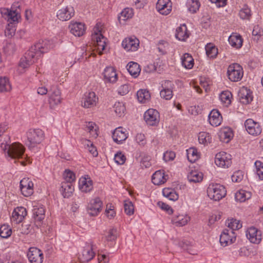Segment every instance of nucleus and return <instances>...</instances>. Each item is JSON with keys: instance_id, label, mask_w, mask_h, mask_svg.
<instances>
[{"instance_id": "51", "label": "nucleus", "mask_w": 263, "mask_h": 263, "mask_svg": "<svg viewBox=\"0 0 263 263\" xmlns=\"http://www.w3.org/2000/svg\"><path fill=\"white\" fill-rule=\"evenodd\" d=\"M86 130L89 132L92 136L96 137L98 136L96 124L93 122H86L85 125Z\"/></svg>"}, {"instance_id": "62", "label": "nucleus", "mask_w": 263, "mask_h": 263, "mask_svg": "<svg viewBox=\"0 0 263 263\" xmlns=\"http://www.w3.org/2000/svg\"><path fill=\"white\" fill-rule=\"evenodd\" d=\"M161 97L165 100H170L173 96V90H161L160 92Z\"/></svg>"}, {"instance_id": "5", "label": "nucleus", "mask_w": 263, "mask_h": 263, "mask_svg": "<svg viewBox=\"0 0 263 263\" xmlns=\"http://www.w3.org/2000/svg\"><path fill=\"white\" fill-rule=\"evenodd\" d=\"M106 40V39L101 33V30H100L97 24L93 29V33L92 34V41L97 51L99 54H102V51L105 49Z\"/></svg>"}, {"instance_id": "1", "label": "nucleus", "mask_w": 263, "mask_h": 263, "mask_svg": "<svg viewBox=\"0 0 263 263\" xmlns=\"http://www.w3.org/2000/svg\"><path fill=\"white\" fill-rule=\"evenodd\" d=\"M52 46L48 40H40L32 46L21 58L19 62L17 71L23 73L30 65L35 62L43 53L47 52Z\"/></svg>"}, {"instance_id": "13", "label": "nucleus", "mask_w": 263, "mask_h": 263, "mask_svg": "<svg viewBox=\"0 0 263 263\" xmlns=\"http://www.w3.org/2000/svg\"><path fill=\"white\" fill-rule=\"evenodd\" d=\"M144 119L150 126H156L159 122V114L155 109H149L144 114Z\"/></svg>"}, {"instance_id": "22", "label": "nucleus", "mask_w": 263, "mask_h": 263, "mask_svg": "<svg viewBox=\"0 0 263 263\" xmlns=\"http://www.w3.org/2000/svg\"><path fill=\"white\" fill-rule=\"evenodd\" d=\"M126 130L122 127H119L112 133L113 140L117 144H121L128 137Z\"/></svg>"}, {"instance_id": "21", "label": "nucleus", "mask_w": 263, "mask_h": 263, "mask_svg": "<svg viewBox=\"0 0 263 263\" xmlns=\"http://www.w3.org/2000/svg\"><path fill=\"white\" fill-rule=\"evenodd\" d=\"M50 91L49 103L50 106L54 107L61 103V91L56 86H52Z\"/></svg>"}, {"instance_id": "16", "label": "nucleus", "mask_w": 263, "mask_h": 263, "mask_svg": "<svg viewBox=\"0 0 263 263\" xmlns=\"http://www.w3.org/2000/svg\"><path fill=\"white\" fill-rule=\"evenodd\" d=\"M33 217L37 226H40L45 218V210L43 205L37 204L33 206Z\"/></svg>"}, {"instance_id": "33", "label": "nucleus", "mask_w": 263, "mask_h": 263, "mask_svg": "<svg viewBox=\"0 0 263 263\" xmlns=\"http://www.w3.org/2000/svg\"><path fill=\"white\" fill-rule=\"evenodd\" d=\"M233 137V132L232 129L229 127L223 128L219 134L220 140L225 143H228L232 139Z\"/></svg>"}, {"instance_id": "3", "label": "nucleus", "mask_w": 263, "mask_h": 263, "mask_svg": "<svg viewBox=\"0 0 263 263\" xmlns=\"http://www.w3.org/2000/svg\"><path fill=\"white\" fill-rule=\"evenodd\" d=\"M26 145L31 149L42 142L44 133L40 129H31L26 133Z\"/></svg>"}, {"instance_id": "44", "label": "nucleus", "mask_w": 263, "mask_h": 263, "mask_svg": "<svg viewBox=\"0 0 263 263\" xmlns=\"http://www.w3.org/2000/svg\"><path fill=\"white\" fill-rule=\"evenodd\" d=\"M219 98L221 101L224 103L226 106H228L231 103L232 95L229 91H224L221 93Z\"/></svg>"}, {"instance_id": "11", "label": "nucleus", "mask_w": 263, "mask_h": 263, "mask_svg": "<svg viewBox=\"0 0 263 263\" xmlns=\"http://www.w3.org/2000/svg\"><path fill=\"white\" fill-rule=\"evenodd\" d=\"M236 237L233 230L224 229L220 236L219 241L222 246L226 247L234 242Z\"/></svg>"}, {"instance_id": "7", "label": "nucleus", "mask_w": 263, "mask_h": 263, "mask_svg": "<svg viewBox=\"0 0 263 263\" xmlns=\"http://www.w3.org/2000/svg\"><path fill=\"white\" fill-rule=\"evenodd\" d=\"M227 74L231 81L238 82L241 80L243 77V69L239 64L234 63L228 67Z\"/></svg>"}, {"instance_id": "37", "label": "nucleus", "mask_w": 263, "mask_h": 263, "mask_svg": "<svg viewBox=\"0 0 263 263\" xmlns=\"http://www.w3.org/2000/svg\"><path fill=\"white\" fill-rule=\"evenodd\" d=\"M230 44L236 48H239L242 45V39L240 35L232 34L229 37Z\"/></svg>"}, {"instance_id": "64", "label": "nucleus", "mask_w": 263, "mask_h": 263, "mask_svg": "<svg viewBox=\"0 0 263 263\" xmlns=\"http://www.w3.org/2000/svg\"><path fill=\"white\" fill-rule=\"evenodd\" d=\"M105 214L109 219H111L115 217L116 212L114 211V206L111 204L107 205L106 209L105 210Z\"/></svg>"}, {"instance_id": "2", "label": "nucleus", "mask_w": 263, "mask_h": 263, "mask_svg": "<svg viewBox=\"0 0 263 263\" xmlns=\"http://www.w3.org/2000/svg\"><path fill=\"white\" fill-rule=\"evenodd\" d=\"M1 147L8 156L12 159L22 158L25 152V148L20 143L2 144Z\"/></svg>"}, {"instance_id": "28", "label": "nucleus", "mask_w": 263, "mask_h": 263, "mask_svg": "<svg viewBox=\"0 0 263 263\" xmlns=\"http://www.w3.org/2000/svg\"><path fill=\"white\" fill-rule=\"evenodd\" d=\"M103 75L106 82L115 83L117 80V74L112 67H107L104 69Z\"/></svg>"}, {"instance_id": "57", "label": "nucleus", "mask_w": 263, "mask_h": 263, "mask_svg": "<svg viewBox=\"0 0 263 263\" xmlns=\"http://www.w3.org/2000/svg\"><path fill=\"white\" fill-rule=\"evenodd\" d=\"M256 172L260 180H263V163L260 161L255 162Z\"/></svg>"}, {"instance_id": "42", "label": "nucleus", "mask_w": 263, "mask_h": 263, "mask_svg": "<svg viewBox=\"0 0 263 263\" xmlns=\"http://www.w3.org/2000/svg\"><path fill=\"white\" fill-rule=\"evenodd\" d=\"M11 89L9 81L6 77H0V92L9 91Z\"/></svg>"}, {"instance_id": "26", "label": "nucleus", "mask_w": 263, "mask_h": 263, "mask_svg": "<svg viewBox=\"0 0 263 263\" xmlns=\"http://www.w3.org/2000/svg\"><path fill=\"white\" fill-rule=\"evenodd\" d=\"M70 32L76 36H81L85 32V25L84 24L78 22H71L69 25Z\"/></svg>"}, {"instance_id": "15", "label": "nucleus", "mask_w": 263, "mask_h": 263, "mask_svg": "<svg viewBox=\"0 0 263 263\" xmlns=\"http://www.w3.org/2000/svg\"><path fill=\"white\" fill-rule=\"evenodd\" d=\"M74 14L73 8L71 6H67L59 10L57 13V17L62 21L70 20Z\"/></svg>"}, {"instance_id": "27", "label": "nucleus", "mask_w": 263, "mask_h": 263, "mask_svg": "<svg viewBox=\"0 0 263 263\" xmlns=\"http://www.w3.org/2000/svg\"><path fill=\"white\" fill-rule=\"evenodd\" d=\"M79 189L83 192H89L93 189L92 181L89 177H81L79 180Z\"/></svg>"}, {"instance_id": "39", "label": "nucleus", "mask_w": 263, "mask_h": 263, "mask_svg": "<svg viewBox=\"0 0 263 263\" xmlns=\"http://www.w3.org/2000/svg\"><path fill=\"white\" fill-rule=\"evenodd\" d=\"M181 59L182 65L185 68L191 69L193 67L194 64V59L189 53H184Z\"/></svg>"}, {"instance_id": "54", "label": "nucleus", "mask_w": 263, "mask_h": 263, "mask_svg": "<svg viewBox=\"0 0 263 263\" xmlns=\"http://www.w3.org/2000/svg\"><path fill=\"white\" fill-rule=\"evenodd\" d=\"M114 111L117 115L122 116L125 111V107L124 104L121 102H116L114 106Z\"/></svg>"}, {"instance_id": "25", "label": "nucleus", "mask_w": 263, "mask_h": 263, "mask_svg": "<svg viewBox=\"0 0 263 263\" xmlns=\"http://www.w3.org/2000/svg\"><path fill=\"white\" fill-rule=\"evenodd\" d=\"M238 96L240 102L244 104H248L253 100L252 92L245 87L240 89Z\"/></svg>"}, {"instance_id": "19", "label": "nucleus", "mask_w": 263, "mask_h": 263, "mask_svg": "<svg viewBox=\"0 0 263 263\" xmlns=\"http://www.w3.org/2000/svg\"><path fill=\"white\" fill-rule=\"evenodd\" d=\"M102 206V202L99 198H96L91 200L89 204L87 211L91 216H96L101 211Z\"/></svg>"}, {"instance_id": "53", "label": "nucleus", "mask_w": 263, "mask_h": 263, "mask_svg": "<svg viewBox=\"0 0 263 263\" xmlns=\"http://www.w3.org/2000/svg\"><path fill=\"white\" fill-rule=\"evenodd\" d=\"M12 21H10L5 30V33L6 36L9 38L11 37L15 34V28Z\"/></svg>"}, {"instance_id": "60", "label": "nucleus", "mask_w": 263, "mask_h": 263, "mask_svg": "<svg viewBox=\"0 0 263 263\" xmlns=\"http://www.w3.org/2000/svg\"><path fill=\"white\" fill-rule=\"evenodd\" d=\"M114 160L118 164H123L125 162L126 157L121 152H118L115 155Z\"/></svg>"}, {"instance_id": "17", "label": "nucleus", "mask_w": 263, "mask_h": 263, "mask_svg": "<svg viewBox=\"0 0 263 263\" xmlns=\"http://www.w3.org/2000/svg\"><path fill=\"white\" fill-rule=\"evenodd\" d=\"M27 256L31 263H42L43 262V254L41 251L36 248H30Z\"/></svg>"}, {"instance_id": "45", "label": "nucleus", "mask_w": 263, "mask_h": 263, "mask_svg": "<svg viewBox=\"0 0 263 263\" xmlns=\"http://www.w3.org/2000/svg\"><path fill=\"white\" fill-rule=\"evenodd\" d=\"M206 53L210 58H215L218 54V49L212 44H208L205 46Z\"/></svg>"}, {"instance_id": "35", "label": "nucleus", "mask_w": 263, "mask_h": 263, "mask_svg": "<svg viewBox=\"0 0 263 263\" xmlns=\"http://www.w3.org/2000/svg\"><path fill=\"white\" fill-rule=\"evenodd\" d=\"M202 179V174L196 170H192L187 175V179L190 182H200Z\"/></svg>"}, {"instance_id": "29", "label": "nucleus", "mask_w": 263, "mask_h": 263, "mask_svg": "<svg viewBox=\"0 0 263 263\" xmlns=\"http://www.w3.org/2000/svg\"><path fill=\"white\" fill-rule=\"evenodd\" d=\"M222 117L218 110H212L209 115V121L210 124L213 126H219L222 121Z\"/></svg>"}, {"instance_id": "8", "label": "nucleus", "mask_w": 263, "mask_h": 263, "mask_svg": "<svg viewBox=\"0 0 263 263\" xmlns=\"http://www.w3.org/2000/svg\"><path fill=\"white\" fill-rule=\"evenodd\" d=\"M231 156L224 152L217 153L215 158V163L219 167L228 168L231 163Z\"/></svg>"}, {"instance_id": "38", "label": "nucleus", "mask_w": 263, "mask_h": 263, "mask_svg": "<svg viewBox=\"0 0 263 263\" xmlns=\"http://www.w3.org/2000/svg\"><path fill=\"white\" fill-rule=\"evenodd\" d=\"M138 101L142 103H145L149 101L151 95L149 91L146 89H140L137 92Z\"/></svg>"}, {"instance_id": "56", "label": "nucleus", "mask_w": 263, "mask_h": 263, "mask_svg": "<svg viewBox=\"0 0 263 263\" xmlns=\"http://www.w3.org/2000/svg\"><path fill=\"white\" fill-rule=\"evenodd\" d=\"M168 45V43L162 40L159 42L157 44V48L161 54L163 55L166 53Z\"/></svg>"}, {"instance_id": "41", "label": "nucleus", "mask_w": 263, "mask_h": 263, "mask_svg": "<svg viewBox=\"0 0 263 263\" xmlns=\"http://www.w3.org/2000/svg\"><path fill=\"white\" fill-rule=\"evenodd\" d=\"M226 224L228 227L229 228V230H233V232L242 227V224L240 220L234 218L228 219L226 222Z\"/></svg>"}, {"instance_id": "47", "label": "nucleus", "mask_w": 263, "mask_h": 263, "mask_svg": "<svg viewBox=\"0 0 263 263\" xmlns=\"http://www.w3.org/2000/svg\"><path fill=\"white\" fill-rule=\"evenodd\" d=\"M200 6V4L198 0H189L187 2L188 10L192 13H196Z\"/></svg>"}, {"instance_id": "4", "label": "nucleus", "mask_w": 263, "mask_h": 263, "mask_svg": "<svg viewBox=\"0 0 263 263\" xmlns=\"http://www.w3.org/2000/svg\"><path fill=\"white\" fill-rule=\"evenodd\" d=\"M225 187L219 184H210L207 189L208 197L213 200L219 201L226 195Z\"/></svg>"}, {"instance_id": "34", "label": "nucleus", "mask_w": 263, "mask_h": 263, "mask_svg": "<svg viewBox=\"0 0 263 263\" xmlns=\"http://www.w3.org/2000/svg\"><path fill=\"white\" fill-rule=\"evenodd\" d=\"M190 220V217L187 215H179L172 219V222L176 226L182 227L185 226Z\"/></svg>"}, {"instance_id": "50", "label": "nucleus", "mask_w": 263, "mask_h": 263, "mask_svg": "<svg viewBox=\"0 0 263 263\" xmlns=\"http://www.w3.org/2000/svg\"><path fill=\"white\" fill-rule=\"evenodd\" d=\"M163 195L170 200L176 201L178 199V195L170 189H164L163 190Z\"/></svg>"}, {"instance_id": "36", "label": "nucleus", "mask_w": 263, "mask_h": 263, "mask_svg": "<svg viewBox=\"0 0 263 263\" xmlns=\"http://www.w3.org/2000/svg\"><path fill=\"white\" fill-rule=\"evenodd\" d=\"M127 69L129 73L135 78L137 77L141 71L140 65L134 62L128 63L127 65Z\"/></svg>"}, {"instance_id": "61", "label": "nucleus", "mask_w": 263, "mask_h": 263, "mask_svg": "<svg viewBox=\"0 0 263 263\" xmlns=\"http://www.w3.org/2000/svg\"><path fill=\"white\" fill-rule=\"evenodd\" d=\"M107 241L115 240L117 237V230L116 229H111L106 236Z\"/></svg>"}, {"instance_id": "48", "label": "nucleus", "mask_w": 263, "mask_h": 263, "mask_svg": "<svg viewBox=\"0 0 263 263\" xmlns=\"http://www.w3.org/2000/svg\"><path fill=\"white\" fill-rule=\"evenodd\" d=\"M187 157L191 162H195L199 158L197 150L195 148H190L187 150Z\"/></svg>"}, {"instance_id": "59", "label": "nucleus", "mask_w": 263, "mask_h": 263, "mask_svg": "<svg viewBox=\"0 0 263 263\" xmlns=\"http://www.w3.org/2000/svg\"><path fill=\"white\" fill-rule=\"evenodd\" d=\"M231 178L233 182H240L243 178V172L241 171H236L234 173Z\"/></svg>"}, {"instance_id": "18", "label": "nucleus", "mask_w": 263, "mask_h": 263, "mask_svg": "<svg viewBox=\"0 0 263 263\" xmlns=\"http://www.w3.org/2000/svg\"><path fill=\"white\" fill-rule=\"evenodd\" d=\"M246 236L251 242L258 244L261 240L260 231L255 227L249 228L246 232Z\"/></svg>"}, {"instance_id": "9", "label": "nucleus", "mask_w": 263, "mask_h": 263, "mask_svg": "<svg viewBox=\"0 0 263 263\" xmlns=\"http://www.w3.org/2000/svg\"><path fill=\"white\" fill-rule=\"evenodd\" d=\"M95 246L91 243H87L84 247L80 259L82 262H88L94 257L95 255Z\"/></svg>"}, {"instance_id": "20", "label": "nucleus", "mask_w": 263, "mask_h": 263, "mask_svg": "<svg viewBox=\"0 0 263 263\" xmlns=\"http://www.w3.org/2000/svg\"><path fill=\"white\" fill-rule=\"evenodd\" d=\"M172 2L170 0H158L156 4V9L161 14L167 15L172 10Z\"/></svg>"}, {"instance_id": "49", "label": "nucleus", "mask_w": 263, "mask_h": 263, "mask_svg": "<svg viewBox=\"0 0 263 263\" xmlns=\"http://www.w3.org/2000/svg\"><path fill=\"white\" fill-rule=\"evenodd\" d=\"M12 233L11 229L7 224L2 225L0 227V236L3 238L10 237Z\"/></svg>"}, {"instance_id": "6", "label": "nucleus", "mask_w": 263, "mask_h": 263, "mask_svg": "<svg viewBox=\"0 0 263 263\" xmlns=\"http://www.w3.org/2000/svg\"><path fill=\"white\" fill-rule=\"evenodd\" d=\"M19 7L17 3L14 4L10 9L6 8H0V12L2 16L7 19L8 22H17L20 17Z\"/></svg>"}, {"instance_id": "30", "label": "nucleus", "mask_w": 263, "mask_h": 263, "mask_svg": "<svg viewBox=\"0 0 263 263\" xmlns=\"http://www.w3.org/2000/svg\"><path fill=\"white\" fill-rule=\"evenodd\" d=\"M168 177L165 175L163 171H157L152 176V181L154 184L160 185L165 183Z\"/></svg>"}, {"instance_id": "31", "label": "nucleus", "mask_w": 263, "mask_h": 263, "mask_svg": "<svg viewBox=\"0 0 263 263\" xmlns=\"http://www.w3.org/2000/svg\"><path fill=\"white\" fill-rule=\"evenodd\" d=\"M189 36L187 27L185 24L181 25L176 29V37L180 41H185Z\"/></svg>"}, {"instance_id": "46", "label": "nucleus", "mask_w": 263, "mask_h": 263, "mask_svg": "<svg viewBox=\"0 0 263 263\" xmlns=\"http://www.w3.org/2000/svg\"><path fill=\"white\" fill-rule=\"evenodd\" d=\"M198 140L200 143L205 145L212 142V137L208 133L200 132L199 134Z\"/></svg>"}, {"instance_id": "58", "label": "nucleus", "mask_w": 263, "mask_h": 263, "mask_svg": "<svg viewBox=\"0 0 263 263\" xmlns=\"http://www.w3.org/2000/svg\"><path fill=\"white\" fill-rule=\"evenodd\" d=\"M124 211L127 215H131L134 214V205L131 201H127L124 203Z\"/></svg>"}, {"instance_id": "32", "label": "nucleus", "mask_w": 263, "mask_h": 263, "mask_svg": "<svg viewBox=\"0 0 263 263\" xmlns=\"http://www.w3.org/2000/svg\"><path fill=\"white\" fill-rule=\"evenodd\" d=\"M61 191L64 198H68L71 196L74 191V186L70 182H62Z\"/></svg>"}, {"instance_id": "63", "label": "nucleus", "mask_w": 263, "mask_h": 263, "mask_svg": "<svg viewBox=\"0 0 263 263\" xmlns=\"http://www.w3.org/2000/svg\"><path fill=\"white\" fill-rule=\"evenodd\" d=\"M162 89L161 90H173L174 84L170 80H163L161 83Z\"/></svg>"}, {"instance_id": "43", "label": "nucleus", "mask_w": 263, "mask_h": 263, "mask_svg": "<svg viewBox=\"0 0 263 263\" xmlns=\"http://www.w3.org/2000/svg\"><path fill=\"white\" fill-rule=\"evenodd\" d=\"M133 14L134 12L132 9L126 8L120 13V15L118 16V19L120 22H121V20L125 21L130 18H132Z\"/></svg>"}, {"instance_id": "52", "label": "nucleus", "mask_w": 263, "mask_h": 263, "mask_svg": "<svg viewBox=\"0 0 263 263\" xmlns=\"http://www.w3.org/2000/svg\"><path fill=\"white\" fill-rule=\"evenodd\" d=\"M239 15L241 18L249 20L251 16V10L247 5H244L243 7L240 10Z\"/></svg>"}, {"instance_id": "24", "label": "nucleus", "mask_w": 263, "mask_h": 263, "mask_svg": "<svg viewBox=\"0 0 263 263\" xmlns=\"http://www.w3.org/2000/svg\"><path fill=\"white\" fill-rule=\"evenodd\" d=\"M139 44L138 39L129 37L125 39L122 41V46L127 51H134L137 50Z\"/></svg>"}, {"instance_id": "12", "label": "nucleus", "mask_w": 263, "mask_h": 263, "mask_svg": "<svg viewBox=\"0 0 263 263\" xmlns=\"http://www.w3.org/2000/svg\"><path fill=\"white\" fill-rule=\"evenodd\" d=\"M245 126L248 133L253 136H258L261 133V127L258 122L254 121L252 119H247Z\"/></svg>"}, {"instance_id": "10", "label": "nucleus", "mask_w": 263, "mask_h": 263, "mask_svg": "<svg viewBox=\"0 0 263 263\" xmlns=\"http://www.w3.org/2000/svg\"><path fill=\"white\" fill-rule=\"evenodd\" d=\"M98 99L94 92H87L82 98V105L86 108L96 106L98 102Z\"/></svg>"}, {"instance_id": "55", "label": "nucleus", "mask_w": 263, "mask_h": 263, "mask_svg": "<svg viewBox=\"0 0 263 263\" xmlns=\"http://www.w3.org/2000/svg\"><path fill=\"white\" fill-rule=\"evenodd\" d=\"M63 177L65 181L64 182H70L72 183L75 180L76 177L74 174L70 170H66L63 174Z\"/></svg>"}, {"instance_id": "40", "label": "nucleus", "mask_w": 263, "mask_h": 263, "mask_svg": "<svg viewBox=\"0 0 263 263\" xmlns=\"http://www.w3.org/2000/svg\"><path fill=\"white\" fill-rule=\"evenodd\" d=\"M251 197V193L245 190H241L235 194V199L240 202H244Z\"/></svg>"}, {"instance_id": "14", "label": "nucleus", "mask_w": 263, "mask_h": 263, "mask_svg": "<svg viewBox=\"0 0 263 263\" xmlns=\"http://www.w3.org/2000/svg\"><path fill=\"white\" fill-rule=\"evenodd\" d=\"M20 190L25 197H29L33 193V183L29 178H24L20 181Z\"/></svg>"}, {"instance_id": "23", "label": "nucleus", "mask_w": 263, "mask_h": 263, "mask_svg": "<svg viewBox=\"0 0 263 263\" xmlns=\"http://www.w3.org/2000/svg\"><path fill=\"white\" fill-rule=\"evenodd\" d=\"M27 215L26 209L23 207H17L15 208L12 214L11 221L18 223L22 222L24 217Z\"/></svg>"}]
</instances>
